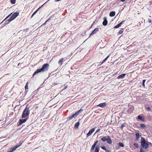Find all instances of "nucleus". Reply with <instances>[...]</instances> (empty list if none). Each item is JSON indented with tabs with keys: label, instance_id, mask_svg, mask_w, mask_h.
<instances>
[{
	"label": "nucleus",
	"instance_id": "obj_1",
	"mask_svg": "<svg viewBox=\"0 0 152 152\" xmlns=\"http://www.w3.org/2000/svg\"><path fill=\"white\" fill-rule=\"evenodd\" d=\"M49 65L48 64H44L42 67L40 69H37L33 73V77L36 74L41 72H43L45 71H47L48 70L49 68Z\"/></svg>",
	"mask_w": 152,
	"mask_h": 152
},
{
	"label": "nucleus",
	"instance_id": "obj_2",
	"mask_svg": "<svg viewBox=\"0 0 152 152\" xmlns=\"http://www.w3.org/2000/svg\"><path fill=\"white\" fill-rule=\"evenodd\" d=\"M141 144L142 147L140 148V152H145L146 150L144 149H146L148 147V144L144 138L141 141Z\"/></svg>",
	"mask_w": 152,
	"mask_h": 152
},
{
	"label": "nucleus",
	"instance_id": "obj_3",
	"mask_svg": "<svg viewBox=\"0 0 152 152\" xmlns=\"http://www.w3.org/2000/svg\"><path fill=\"white\" fill-rule=\"evenodd\" d=\"M30 111L28 108L26 107L24 109L22 115V118H25L28 116L29 114Z\"/></svg>",
	"mask_w": 152,
	"mask_h": 152
},
{
	"label": "nucleus",
	"instance_id": "obj_4",
	"mask_svg": "<svg viewBox=\"0 0 152 152\" xmlns=\"http://www.w3.org/2000/svg\"><path fill=\"white\" fill-rule=\"evenodd\" d=\"M19 13L18 12H16L14 13L11 17L10 18V20L9 21H11L19 15Z\"/></svg>",
	"mask_w": 152,
	"mask_h": 152
},
{
	"label": "nucleus",
	"instance_id": "obj_5",
	"mask_svg": "<svg viewBox=\"0 0 152 152\" xmlns=\"http://www.w3.org/2000/svg\"><path fill=\"white\" fill-rule=\"evenodd\" d=\"M96 128V127H94V128H93L90 130L86 134L87 138L91 135L94 132Z\"/></svg>",
	"mask_w": 152,
	"mask_h": 152
},
{
	"label": "nucleus",
	"instance_id": "obj_6",
	"mask_svg": "<svg viewBox=\"0 0 152 152\" xmlns=\"http://www.w3.org/2000/svg\"><path fill=\"white\" fill-rule=\"evenodd\" d=\"M12 14V13H11L10 15H9L2 22V23H3V22L5 21L4 24L5 25H6V24H8L10 22V21H9V20H10V18L7 20H6V19H7Z\"/></svg>",
	"mask_w": 152,
	"mask_h": 152
},
{
	"label": "nucleus",
	"instance_id": "obj_7",
	"mask_svg": "<svg viewBox=\"0 0 152 152\" xmlns=\"http://www.w3.org/2000/svg\"><path fill=\"white\" fill-rule=\"evenodd\" d=\"M106 141L109 144H111L112 142V140L111 139L109 136H107V137Z\"/></svg>",
	"mask_w": 152,
	"mask_h": 152
},
{
	"label": "nucleus",
	"instance_id": "obj_8",
	"mask_svg": "<svg viewBox=\"0 0 152 152\" xmlns=\"http://www.w3.org/2000/svg\"><path fill=\"white\" fill-rule=\"evenodd\" d=\"M77 116L74 113L73 114L70 115L68 118L67 120L68 121H70L72 119H75L76 117Z\"/></svg>",
	"mask_w": 152,
	"mask_h": 152
},
{
	"label": "nucleus",
	"instance_id": "obj_9",
	"mask_svg": "<svg viewBox=\"0 0 152 152\" xmlns=\"http://www.w3.org/2000/svg\"><path fill=\"white\" fill-rule=\"evenodd\" d=\"M27 120V119H20L19 120L18 126L21 125L23 123L25 122Z\"/></svg>",
	"mask_w": 152,
	"mask_h": 152
},
{
	"label": "nucleus",
	"instance_id": "obj_10",
	"mask_svg": "<svg viewBox=\"0 0 152 152\" xmlns=\"http://www.w3.org/2000/svg\"><path fill=\"white\" fill-rule=\"evenodd\" d=\"M98 140H96L94 143V144L92 145L91 149V151H92L93 150H94L95 147L96 146V145L97 143L98 142Z\"/></svg>",
	"mask_w": 152,
	"mask_h": 152
},
{
	"label": "nucleus",
	"instance_id": "obj_11",
	"mask_svg": "<svg viewBox=\"0 0 152 152\" xmlns=\"http://www.w3.org/2000/svg\"><path fill=\"white\" fill-rule=\"evenodd\" d=\"M107 24V18L106 17H105L104 18V21L102 23V24L104 26H106Z\"/></svg>",
	"mask_w": 152,
	"mask_h": 152
},
{
	"label": "nucleus",
	"instance_id": "obj_12",
	"mask_svg": "<svg viewBox=\"0 0 152 152\" xmlns=\"http://www.w3.org/2000/svg\"><path fill=\"white\" fill-rule=\"evenodd\" d=\"M99 30V28H96L92 31V33L90 35H92L94 34H96Z\"/></svg>",
	"mask_w": 152,
	"mask_h": 152
},
{
	"label": "nucleus",
	"instance_id": "obj_13",
	"mask_svg": "<svg viewBox=\"0 0 152 152\" xmlns=\"http://www.w3.org/2000/svg\"><path fill=\"white\" fill-rule=\"evenodd\" d=\"M126 75V74H121L117 77V78L118 79H122Z\"/></svg>",
	"mask_w": 152,
	"mask_h": 152
},
{
	"label": "nucleus",
	"instance_id": "obj_14",
	"mask_svg": "<svg viewBox=\"0 0 152 152\" xmlns=\"http://www.w3.org/2000/svg\"><path fill=\"white\" fill-rule=\"evenodd\" d=\"M115 15V12L114 11L111 12L109 14L110 16L113 17Z\"/></svg>",
	"mask_w": 152,
	"mask_h": 152
},
{
	"label": "nucleus",
	"instance_id": "obj_15",
	"mask_svg": "<svg viewBox=\"0 0 152 152\" xmlns=\"http://www.w3.org/2000/svg\"><path fill=\"white\" fill-rule=\"evenodd\" d=\"M83 111V110L81 109H80L78 111L76 112L75 114L77 116L79 115L80 113L81 112H82Z\"/></svg>",
	"mask_w": 152,
	"mask_h": 152
},
{
	"label": "nucleus",
	"instance_id": "obj_16",
	"mask_svg": "<svg viewBox=\"0 0 152 152\" xmlns=\"http://www.w3.org/2000/svg\"><path fill=\"white\" fill-rule=\"evenodd\" d=\"M83 111V110L81 109H80L78 111L76 112L75 114L77 116L79 115L80 113L81 112H82Z\"/></svg>",
	"mask_w": 152,
	"mask_h": 152
},
{
	"label": "nucleus",
	"instance_id": "obj_17",
	"mask_svg": "<svg viewBox=\"0 0 152 152\" xmlns=\"http://www.w3.org/2000/svg\"><path fill=\"white\" fill-rule=\"evenodd\" d=\"M106 105V103H102L99 104L97 106L103 107L105 106Z\"/></svg>",
	"mask_w": 152,
	"mask_h": 152
},
{
	"label": "nucleus",
	"instance_id": "obj_18",
	"mask_svg": "<svg viewBox=\"0 0 152 152\" xmlns=\"http://www.w3.org/2000/svg\"><path fill=\"white\" fill-rule=\"evenodd\" d=\"M138 118L139 120H140L142 121H145L144 118H143L142 116L140 115L138 116Z\"/></svg>",
	"mask_w": 152,
	"mask_h": 152
},
{
	"label": "nucleus",
	"instance_id": "obj_19",
	"mask_svg": "<svg viewBox=\"0 0 152 152\" xmlns=\"http://www.w3.org/2000/svg\"><path fill=\"white\" fill-rule=\"evenodd\" d=\"M17 148L15 146L11 148H10V151H9V152H12L15 150Z\"/></svg>",
	"mask_w": 152,
	"mask_h": 152
},
{
	"label": "nucleus",
	"instance_id": "obj_20",
	"mask_svg": "<svg viewBox=\"0 0 152 152\" xmlns=\"http://www.w3.org/2000/svg\"><path fill=\"white\" fill-rule=\"evenodd\" d=\"M99 146L97 145L96 147L95 151V152H99Z\"/></svg>",
	"mask_w": 152,
	"mask_h": 152
},
{
	"label": "nucleus",
	"instance_id": "obj_21",
	"mask_svg": "<svg viewBox=\"0 0 152 152\" xmlns=\"http://www.w3.org/2000/svg\"><path fill=\"white\" fill-rule=\"evenodd\" d=\"M22 141H20L19 142V143H17L15 146L17 148L20 146L22 145Z\"/></svg>",
	"mask_w": 152,
	"mask_h": 152
},
{
	"label": "nucleus",
	"instance_id": "obj_22",
	"mask_svg": "<svg viewBox=\"0 0 152 152\" xmlns=\"http://www.w3.org/2000/svg\"><path fill=\"white\" fill-rule=\"evenodd\" d=\"M79 124H80L79 122V121L77 122L75 124V128L76 129L78 128Z\"/></svg>",
	"mask_w": 152,
	"mask_h": 152
},
{
	"label": "nucleus",
	"instance_id": "obj_23",
	"mask_svg": "<svg viewBox=\"0 0 152 152\" xmlns=\"http://www.w3.org/2000/svg\"><path fill=\"white\" fill-rule=\"evenodd\" d=\"M109 56H108L106 58H105L102 61L100 65H102V64H103L104 62L107 59V58L109 57Z\"/></svg>",
	"mask_w": 152,
	"mask_h": 152
},
{
	"label": "nucleus",
	"instance_id": "obj_24",
	"mask_svg": "<svg viewBox=\"0 0 152 152\" xmlns=\"http://www.w3.org/2000/svg\"><path fill=\"white\" fill-rule=\"evenodd\" d=\"M107 137V136L105 137H104L101 138V140L105 142L106 141V139Z\"/></svg>",
	"mask_w": 152,
	"mask_h": 152
},
{
	"label": "nucleus",
	"instance_id": "obj_25",
	"mask_svg": "<svg viewBox=\"0 0 152 152\" xmlns=\"http://www.w3.org/2000/svg\"><path fill=\"white\" fill-rule=\"evenodd\" d=\"M121 26V24L120 23L118 24L117 25L115 26L114 27V28H118V27H120Z\"/></svg>",
	"mask_w": 152,
	"mask_h": 152
},
{
	"label": "nucleus",
	"instance_id": "obj_26",
	"mask_svg": "<svg viewBox=\"0 0 152 152\" xmlns=\"http://www.w3.org/2000/svg\"><path fill=\"white\" fill-rule=\"evenodd\" d=\"M118 145L120 146L121 147H124V145L122 142H119Z\"/></svg>",
	"mask_w": 152,
	"mask_h": 152
},
{
	"label": "nucleus",
	"instance_id": "obj_27",
	"mask_svg": "<svg viewBox=\"0 0 152 152\" xmlns=\"http://www.w3.org/2000/svg\"><path fill=\"white\" fill-rule=\"evenodd\" d=\"M124 29L123 28H121V29L119 30L118 33L119 34H121L123 32Z\"/></svg>",
	"mask_w": 152,
	"mask_h": 152
},
{
	"label": "nucleus",
	"instance_id": "obj_28",
	"mask_svg": "<svg viewBox=\"0 0 152 152\" xmlns=\"http://www.w3.org/2000/svg\"><path fill=\"white\" fill-rule=\"evenodd\" d=\"M136 137L139 138L141 136V135H140V134L139 133H137L135 134Z\"/></svg>",
	"mask_w": 152,
	"mask_h": 152
},
{
	"label": "nucleus",
	"instance_id": "obj_29",
	"mask_svg": "<svg viewBox=\"0 0 152 152\" xmlns=\"http://www.w3.org/2000/svg\"><path fill=\"white\" fill-rule=\"evenodd\" d=\"M140 126L142 128H144L145 127V125L143 124H140Z\"/></svg>",
	"mask_w": 152,
	"mask_h": 152
},
{
	"label": "nucleus",
	"instance_id": "obj_30",
	"mask_svg": "<svg viewBox=\"0 0 152 152\" xmlns=\"http://www.w3.org/2000/svg\"><path fill=\"white\" fill-rule=\"evenodd\" d=\"M145 80H142V85L144 87H145Z\"/></svg>",
	"mask_w": 152,
	"mask_h": 152
},
{
	"label": "nucleus",
	"instance_id": "obj_31",
	"mask_svg": "<svg viewBox=\"0 0 152 152\" xmlns=\"http://www.w3.org/2000/svg\"><path fill=\"white\" fill-rule=\"evenodd\" d=\"M16 0H10L11 3L12 4H15V2Z\"/></svg>",
	"mask_w": 152,
	"mask_h": 152
},
{
	"label": "nucleus",
	"instance_id": "obj_32",
	"mask_svg": "<svg viewBox=\"0 0 152 152\" xmlns=\"http://www.w3.org/2000/svg\"><path fill=\"white\" fill-rule=\"evenodd\" d=\"M63 60V58H61L60 60L58 61L59 64H60L61 62H62Z\"/></svg>",
	"mask_w": 152,
	"mask_h": 152
},
{
	"label": "nucleus",
	"instance_id": "obj_33",
	"mask_svg": "<svg viewBox=\"0 0 152 152\" xmlns=\"http://www.w3.org/2000/svg\"><path fill=\"white\" fill-rule=\"evenodd\" d=\"M134 145L137 148H138L139 147L137 143H135L134 144Z\"/></svg>",
	"mask_w": 152,
	"mask_h": 152
},
{
	"label": "nucleus",
	"instance_id": "obj_34",
	"mask_svg": "<svg viewBox=\"0 0 152 152\" xmlns=\"http://www.w3.org/2000/svg\"><path fill=\"white\" fill-rule=\"evenodd\" d=\"M101 148H102V149H103L104 150H105V151H106L107 150V149H106V147L104 146H102L101 147Z\"/></svg>",
	"mask_w": 152,
	"mask_h": 152
},
{
	"label": "nucleus",
	"instance_id": "obj_35",
	"mask_svg": "<svg viewBox=\"0 0 152 152\" xmlns=\"http://www.w3.org/2000/svg\"><path fill=\"white\" fill-rule=\"evenodd\" d=\"M64 86V90L66 89L68 87V86L67 85H65Z\"/></svg>",
	"mask_w": 152,
	"mask_h": 152
},
{
	"label": "nucleus",
	"instance_id": "obj_36",
	"mask_svg": "<svg viewBox=\"0 0 152 152\" xmlns=\"http://www.w3.org/2000/svg\"><path fill=\"white\" fill-rule=\"evenodd\" d=\"M40 7H39L36 11H35L33 15H35L37 12V11L39 9Z\"/></svg>",
	"mask_w": 152,
	"mask_h": 152
},
{
	"label": "nucleus",
	"instance_id": "obj_37",
	"mask_svg": "<svg viewBox=\"0 0 152 152\" xmlns=\"http://www.w3.org/2000/svg\"><path fill=\"white\" fill-rule=\"evenodd\" d=\"M125 126V125L124 124H122L121 126V129H122Z\"/></svg>",
	"mask_w": 152,
	"mask_h": 152
},
{
	"label": "nucleus",
	"instance_id": "obj_38",
	"mask_svg": "<svg viewBox=\"0 0 152 152\" xmlns=\"http://www.w3.org/2000/svg\"><path fill=\"white\" fill-rule=\"evenodd\" d=\"M147 110L148 111H150L151 110V108L149 107H148L147 108Z\"/></svg>",
	"mask_w": 152,
	"mask_h": 152
},
{
	"label": "nucleus",
	"instance_id": "obj_39",
	"mask_svg": "<svg viewBox=\"0 0 152 152\" xmlns=\"http://www.w3.org/2000/svg\"><path fill=\"white\" fill-rule=\"evenodd\" d=\"M25 88L26 90L27 89H28V86L27 85H26L25 86Z\"/></svg>",
	"mask_w": 152,
	"mask_h": 152
},
{
	"label": "nucleus",
	"instance_id": "obj_40",
	"mask_svg": "<svg viewBox=\"0 0 152 152\" xmlns=\"http://www.w3.org/2000/svg\"><path fill=\"white\" fill-rule=\"evenodd\" d=\"M100 130V129H98L96 130V132L95 133H98V132H99Z\"/></svg>",
	"mask_w": 152,
	"mask_h": 152
},
{
	"label": "nucleus",
	"instance_id": "obj_41",
	"mask_svg": "<svg viewBox=\"0 0 152 152\" xmlns=\"http://www.w3.org/2000/svg\"><path fill=\"white\" fill-rule=\"evenodd\" d=\"M139 138L136 137V139L135 140V141L136 142H138L139 141L138 138Z\"/></svg>",
	"mask_w": 152,
	"mask_h": 152
},
{
	"label": "nucleus",
	"instance_id": "obj_42",
	"mask_svg": "<svg viewBox=\"0 0 152 152\" xmlns=\"http://www.w3.org/2000/svg\"><path fill=\"white\" fill-rule=\"evenodd\" d=\"M125 22V21L124 20V21H122L121 22V23H120L121 24V25L122 24H123Z\"/></svg>",
	"mask_w": 152,
	"mask_h": 152
},
{
	"label": "nucleus",
	"instance_id": "obj_43",
	"mask_svg": "<svg viewBox=\"0 0 152 152\" xmlns=\"http://www.w3.org/2000/svg\"><path fill=\"white\" fill-rule=\"evenodd\" d=\"M50 19L48 20L47 21H46V22L44 24H45V23H46L47 22H48V21H49V20Z\"/></svg>",
	"mask_w": 152,
	"mask_h": 152
},
{
	"label": "nucleus",
	"instance_id": "obj_44",
	"mask_svg": "<svg viewBox=\"0 0 152 152\" xmlns=\"http://www.w3.org/2000/svg\"><path fill=\"white\" fill-rule=\"evenodd\" d=\"M50 19L48 20L47 21H46V22L44 24H45V23H46L47 22H48V21H49V20Z\"/></svg>",
	"mask_w": 152,
	"mask_h": 152
},
{
	"label": "nucleus",
	"instance_id": "obj_45",
	"mask_svg": "<svg viewBox=\"0 0 152 152\" xmlns=\"http://www.w3.org/2000/svg\"><path fill=\"white\" fill-rule=\"evenodd\" d=\"M61 1V0H55V2H58V1Z\"/></svg>",
	"mask_w": 152,
	"mask_h": 152
},
{
	"label": "nucleus",
	"instance_id": "obj_46",
	"mask_svg": "<svg viewBox=\"0 0 152 152\" xmlns=\"http://www.w3.org/2000/svg\"><path fill=\"white\" fill-rule=\"evenodd\" d=\"M126 0H121V1H122V2H124Z\"/></svg>",
	"mask_w": 152,
	"mask_h": 152
},
{
	"label": "nucleus",
	"instance_id": "obj_47",
	"mask_svg": "<svg viewBox=\"0 0 152 152\" xmlns=\"http://www.w3.org/2000/svg\"><path fill=\"white\" fill-rule=\"evenodd\" d=\"M106 152H110L109 150H107Z\"/></svg>",
	"mask_w": 152,
	"mask_h": 152
},
{
	"label": "nucleus",
	"instance_id": "obj_48",
	"mask_svg": "<svg viewBox=\"0 0 152 152\" xmlns=\"http://www.w3.org/2000/svg\"><path fill=\"white\" fill-rule=\"evenodd\" d=\"M151 20H149V21H148V22H149V23H151Z\"/></svg>",
	"mask_w": 152,
	"mask_h": 152
},
{
	"label": "nucleus",
	"instance_id": "obj_49",
	"mask_svg": "<svg viewBox=\"0 0 152 152\" xmlns=\"http://www.w3.org/2000/svg\"><path fill=\"white\" fill-rule=\"evenodd\" d=\"M28 28H26V29H24L23 30V31H25L26 30H28Z\"/></svg>",
	"mask_w": 152,
	"mask_h": 152
},
{
	"label": "nucleus",
	"instance_id": "obj_50",
	"mask_svg": "<svg viewBox=\"0 0 152 152\" xmlns=\"http://www.w3.org/2000/svg\"><path fill=\"white\" fill-rule=\"evenodd\" d=\"M34 15H33V14L32 15L31 17H32Z\"/></svg>",
	"mask_w": 152,
	"mask_h": 152
},
{
	"label": "nucleus",
	"instance_id": "obj_51",
	"mask_svg": "<svg viewBox=\"0 0 152 152\" xmlns=\"http://www.w3.org/2000/svg\"><path fill=\"white\" fill-rule=\"evenodd\" d=\"M34 15H33V14L32 15L31 17H32Z\"/></svg>",
	"mask_w": 152,
	"mask_h": 152
},
{
	"label": "nucleus",
	"instance_id": "obj_52",
	"mask_svg": "<svg viewBox=\"0 0 152 152\" xmlns=\"http://www.w3.org/2000/svg\"><path fill=\"white\" fill-rule=\"evenodd\" d=\"M43 6V5H42V6H41V7H42V6Z\"/></svg>",
	"mask_w": 152,
	"mask_h": 152
},
{
	"label": "nucleus",
	"instance_id": "obj_53",
	"mask_svg": "<svg viewBox=\"0 0 152 152\" xmlns=\"http://www.w3.org/2000/svg\"><path fill=\"white\" fill-rule=\"evenodd\" d=\"M43 6V5H42V6H41V7H42V6Z\"/></svg>",
	"mask_w": 152,
	"mask_h": 152
},
{
	"label": "nucleus",
	"instance_id": "obj_54",
	"mask_svg": "<svg viewBox=\"0 0 152 152\" xmlns=\"http://www.w3.org/2000/svg\"><path fill=\"white\" fill-rule=\"evenodd\" d=\"M43 6V5H42V6H41V7H42V6Z\"/></svg>",
	"mask_w": 152,
	"mask_h": 152
}]
</instances>
